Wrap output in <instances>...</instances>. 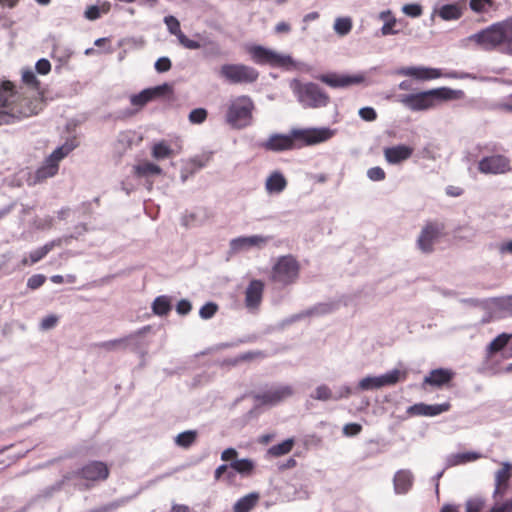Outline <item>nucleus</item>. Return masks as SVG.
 <instances>
[{"label": "nucleus", "mask_w": 512, "mask_h": 512, "mask_svg": "<svg viewBox=\"0 0 512 512\" xmlns=\"http://www.w3.org/2000/svg\"><path fill=\"white\" fill-rule=\"evenodd\" d=\"M334 135L330 128H308L292 129L288 135L275 133L266 141L260 144V147L267 151L282 152L297 147V142L302 145H315L329 140ZM300 147V145L298 146Z\"/></svg>", "instance_id": "nucleus-1"}, {"label": "nucleus", "mask_w": 512, "mask_h": 512, "mask_svg": "<svg viewBox=\"0 0 512 512\" xmlns=\"http://www.w3.org/2000/svg\"><path fill=\"white\" fill-rule=\"evenodd\" d=\"M467 40L485 51L498 50L512 57V15L470 35Z\"/></svg>", "instance_id": "nucleus-2"}, {"label": "nucleus", "mask_w": 512, "mask_h": 512, "mask_svg": "<svg viewBox=\"0 0 512 512\" xmlns=\"http://www.w3.org/2000/svg\"><path fill=\"white\" fill-rule=\"evenodd\" d=\"M38 103L21 97L10 82L0 84V126L37 114Z\"/></svg>", "instance_id": "nucleus-3"}, {"label": "nucleus", "mask_w": 512, "mask_h": 512, "mask_svg": "<svg viewBox=\"0 0 512 512\" xmlns=\"http://www.w3.org/2000/svg\"><path fill=\"white\" fill-rule=\"evenodd\" d=\"M463 96L462 90L439 87L417 93L400 94L396 96V101L411 111H424L434 107L437 101L461 99Z\"/></svg>", "instance_id": "nucleus-4"}, {"label": "nucleus", "mask_w": 512, "mask_h": 512, "mask_svg": "<svg viewBox=\"0 0 512 512\" xmlns=\"http://www.w3.org/2000/svg\"><path fill=\"white\" fill-rule=\"evenodd\" d=\"M290 87L299 103L305 108L325 107L329 103L328 94L313 82L301 83L294 79Z\"/></svg>", "instance_id": "nucleus-5"}, {"label": "nucleus", "mask_w": 512, "mask_h": 512, "mask_svg": "<svg viewBox=\"0 0 512 512\" xmlns=\"http://www.w3.org/2000/svg\"><path fill=\"white\" fill-rule=\"evenodd\" d=\"M252 60L259 65H269L275 68L291 70L296 67V61L286 54H280L261 45H253L248 49Z\"/></svg>", "instance_id": "nucleus-6"}, {"label": "nucleus", "mask_w": 512, "mask_h": 512, "mask_svg": "<svg viewBox=\"0 0 512 512\" xmlns=\"http://www.w3.org/2000/svg\"><path fill=\"white\" fill-rule=\"evenodd\" d=\"M253 109L254 104L251 98L240 96L228 107L226 121L234 128H244L251 123Z\"/></svg>", "instance_id": "nucleus-7"}, {"label": "nucleus", "mask_w": 512, "mask_h": 512, "mask_svg": "<svg viewBox=\"0 0 512 512\" xmlns=\"http://www.w3.org/2000/svg\"><path fill=\"white\" fill-rule=\"evenodd\" d=\"M218 75L232 85L252 84L259 78V72L254 67L240 63L223 64L218 71Z\"/></svg>", "instance_id": "nucleus-8"}, {"label": "nucleus", "mask_w": 512, "mask_h": 512, "mask_svg": "<svg viewBox=\"0 0 512 512\" xmlns=\"http://www.w3.org/2000/svg\"><path fill=\"white\" fill-rule=\"evenodd\" d=\"M299 270V263L293 256H281L272 268L271 279L283 286L290 285L298 279Z\"/></svg>", "instance_id": "nucleus-9"}, {"label": "nucleus", "mask_w": 512, "mask_h": 512, "mask_svg": "<svg viewBox=\"0 0 512 512\" xmlns=\"http://www.w3.org/2000/svg\"><path fill=\"white\" fill-rule=\"evenodd\" d=\"M406 378V372L393 369L379 376H367L358 383V389L362 391L379 389L385 386H391L399 382L400 379Z\"/></svg>", "instance_id": "nucleus-10"}, {"label": "nucleus", "mask_w": 512, "mask_h": 512, "mask_svg": "<svg viewBox=\"0 0 512 512\" xmlns=\"http://www.w3.org/2000/svg\"><path fill=\"white\" fill-rule=\"evenodd\" d=\"M445 226L437 221L427 222L417 239V246L423 253H432L434 243L440 238Z\"/></svg>", "instance_id": "nucleus-11"}, {"label": "nucleus", "mask_w": 512, "mask_h": 512, "mask_svg": "<svg viewBox=\"0 0 512 512\" xmlns=\"http://www.w3.org/2000/svg\"><path fill=\"white\" fill-rule=\"evenodd\" d=\"M75 476L87 481H104L109 476V469L102 461H90L75 472Z\"/></svg>", "instance_id": "nucleus-12"}, {"label": "nucleus", "mask_w": 512, "mask_h": 512, "mask_svg": "<svg viewBox=\"0 0 512 512\" xmlns=\"http://www.w3.org/2000/svg\"><path fill=\"white\" fill-rule=\"evenodd\" d=\"M294 394V390L290 385H279L273 387L263 393L254 395L256 401L265 405H275L284 399L291 397Z\"/></svg>", "instance_id": "nucleus-13"}, {"label": "nucleus", "mask_w": 512, "mask_h": 512, "mask_svg": "<svg viewBox=\"0 0 512 512\" xmlns=\"http://www.w3.org/2000/svg\"><path fill=\"white\" fill-rule=\"evenodd\" d=\"M271 239V236L263 235H251L233 238L230 241V250L232 253H238L241 251L248 250L252 247L261 249L265 247Z\"/></svg>", "instance_id": "nucleus-14"}, {"label": "nucleus", "mask_w": 512, "mask_h": 512, "mask_svg": "<svg viewBox=\"0 0 512 512\" xmlns=\"http://www.w3.org/2000/svg\"><path fill=\"white\" fill-rule=\"evenodd\" d=\"M478 169L484 174H501L510 170V163L503 155H493L481 159L478 163Z\"/></svg>", "instance_id": "nucleus-15"}, {"label": "nucleus", "mask_w": 512, "mask_h": 512, "mask_svg": "<svg viewBox=\"0 0 512 512\" xmlns=\"http://www.w3.org/2000/svg\"><path fill=\"white\" fill-rule=\"evenodd\" d=\"M318 79L332 88H343L364 81L363 75H338L336 73L323 74Z\"/></svg>", "instance_id": "nucleus-16"}, {"label": "nucleus", "mask_w": 512, "mask_h": 512, "mask_svg": "<svg viewBox=\"0 0 512 512\" xmlns=\"http://www.w3.org/2000/svg\"><path fill=\"white\" fill-rule=\"evenodd\" d=\"M395 73L403 76H411L418 80H430L442 76L440 69L429 67H402L397 69Z\"/></svg>", "instance_id": "nucleus-17"}, {"label": "nucleus", "mask_w": 512, "mask_h": 512, "mask_svg": "<svg viewBox=\"0 0 512 512\" xmlns=\"http://www.w3.org/2000/svg\"><path fill=\"white\" fill-rule=\"evenodd\" d=\"M451 405L448 402L441 404H425V403H417L414 404L407 409V413L415 416H437L443 412H446L450 409Z\"/></svg>", "instance_id": "nucleus-18"}, {"label": "nucleus", "mask_w": 512, "mask_h": 512, "mask_svg": "<svg viewBox=\"0 0 512 512\" xmlns=\"http://www.w3.org/2000/svg\"><path fill=\"white\" fill-rule=\"evenodd\" d=\"M455 372L451 369L447 368H437L433 369L429 372L427 376H425L423 385H429L432 387L440 388L444 385L450 383V381L454 378Z\"/></svg>", "instance_id": "nucleus-19"}, {"label": "nucleus", "mask_w": 512, "mask_h": 512, "mask_svg": "<svg viewBox=\"0 0 512 512\" xmlns=\"http://www.w3.org/2000/svg\"><path fill=\"white\" fill-rule=\"evenodd\" d=\"M264 283L252 280L245 291V305L248 309H257L262 301Z\"/></svg>", "instance_id": "nucleus-20"}, {"label": "nucleus", "mask_w": 512, "mask_h": 512, "mask_svg": "<svg viewBox=\"0 0 512 512\" xmlns=\"http://www.w3.org/2000/svg\"><path fill=\"white\" fill-rule=\"evenodd\" d=\"M413 154V148L400 144L384 149V156L388 163L399 164L409 159Z\"/></svg>", "instance_id": "nucleus-21"}, {"label": "nucleus", "mask_w": 512, "mask_h": 512, "mask_svg": "<svg viewBox=\"0 0 512 512\" xmlns=\"http://www.w3.org/2000/svg\"><path fill=\"white\" fill-rule=\"evenodd\" d=\"M438 15L444 21H455L462 17L463 8L457 4H445L440 8H435L430 16V20L433 22L435 20V16Z\"/></svg>", "instance_id": "nucleus-22"}, {"label": "nucleus", "mask_w": 512, "mask_h": 512, "mask_svg": "<svg viewBox=\"0 0 512 512\" xmlns=\"http://www.w3.org/2000/svg\"><path fill=\"white\" fill-rule=\"evenodd\" d=\"M512 477V464L509 462L502 463L501 469L495 473V491L494 496L503 495L507 488V482Z\"/></svg>", "instance_id": "nucleus-23"}, {"label": "nucleus", "mask_w": 512, "mask_h": 512, "mask_svg": "<svg viewBox=\"0 0 512 512\" xmlns=\"http://www.w3.org/2000/svg\"><path fill=\"white\" fill-rule=\"evenodd\" d=\"M287 186V180L284 177V175L279 171H274L271 173V175L267 178L265 183L266 191L269 194H279Z\"/></svg>", "instance_id": "nucleus-24"}, {"label": "nucleus", "mask_w": 512, "mask_h": 512, "mask_svg": "<svg viewBox=\"0 0 512 512\" xmlns=\"http://www.w3.org/2000/svg\"><path fill=\"white\" fill-rule=\"evenodd\" d=\"M413 476L408 470H399L394 476V489L396 493H406L412 486Z\"/></svg>", "instance_id": "nucleus-25"}, {"label": "nucleus", "mask_w": 512, "mask_h": 512, "mask_svg": "<svg viewBox=\"0 0 512 512\" xmlns=\"http://www.w3.org/2000/svg\"><path fill=\"white\" fill-rule=\"evenodd\" d=\"M260 498L259 493L251 492L240 498L233 506L234 512H250L257 504Z\"/></svg>", "instance_id": "nucleus-26"}, {"label": "nucleus", "mask_w": 512, "mask_h": 512, "mask_svg": "<svg viewBox=\"0 0 512 512\" xmlns=\"http://www.w3.org/2000/svg\"><path fill=\"white\" fill-rule=\"evenodd\" d=\"M59 169V164H55L54 162H50V159L47 158L43 165L39 167L35 173V181L41 182L47 178L53 177L57 174Z\"/></svg>", "instance_id": "nucleus-27"}, {"label": "nucleus", "mask_w": 512, "mask_h": 512, "mask_svg": "<svg viewBox=\"0 0 512 512\" xmlns=\"http://www.w3.org/2000/svg\"><path fill=\"white\" fill-rule=\"evenodd\" d=\"M134 171L138 177L145 178L157 176L162 173V169L160 166L148 161L136 165L134 167Z\"/></svg>", "instance_id": "nucleus-28"}, {"label": "nucleus", "mask_w": 512, "mask_h": 512, "mask_svg": "<svg viewBox=\"0 0 512 512\" xmlns=\"http://www.w3.org/2000/svg\"><path fill=\"white\" fill-rule=\"evenodd\" d=\"M172 309L171 299L166 295L158 296L152 303V311L155 315L165 316Z\"/></svg>", "instance_id": "nucleus-29"}, {"label": "nucleus", "mask_w": 512, "mask_h": 512, "mask_svg": "<svg viewBox=\"0 0 512 512\" xmlns=\"http://www.w3.org/2000/svg\"><path fill=\"white\" fill-rule=\"evenodd\" d=\"M229 466L235 472L241 474L242 476H249L252 474L255 468V462L251 459L244 458L240 460L231 461Z\"/></svg>", "instance_id": "nucleus-30"}, {"label": "nucleus", "mask_w": 512, "mask_h": 512, "mask_svg": "<svg viewBox=\"0 0 512 512\" xmlns=\"http://www.w3.org/2000/svg\"><path fill=\"white\" fill-rule=\"evenodd\" d=\"M491 302L501 316H512V295L495 297L491 299Z\"/></svg>", "instance_id": "nucleus-31"}, {"label": "nucleus", "mask_w": 512, "mask_h": 512, "mask_svg": "<svg viewBox=\"0 0 512 512\" xmlns=\"http://www.w3.org/2000/svg\"><path fill=\"white\" fill-rule=\"evenodd\" d=\"M294 444V438H288L279 444L271 446L267 450V454L272 457H280L286 455L292 451Z\"/></svg>", "instance_id": "nucleus-32"}, {"label": "nucleus", "mask_w": 512, "mask_h": 512, "mask_svg": "<svg viewBox=\"0 0 512 512\" xmlns=\"http://www.w3.org/2000/svg\"><path fill=\"white\" fill-rule=\"evenodd\" d=\"M481 457H482V455L477 452H464V453L452 454L448 458V464L450 466H455V465L475 461L477 459H480Z\"/></svg>", "instance_id": "nucleus-33"}, {"label": "nucleus", "mask_w": 512, "mask_h": 512, "mask_svg": "<svg viewBox=\"0 0 512 512\" xmlns=\"http://www.w3.org/2000/svg\"><path fill=\"white\" fill-rule=\"evenodd\" d=\"M131 339V337H122L118 339L108 340L104 342L97 343L95 346L103 349L105 351L111 352V351H118V350H125L126 349V343Z\"/></svg>", "instance_id": "nucleus-34"}, {"label": "nucleus", "mask_w": 512, "mask_h": 512, "mask_svg": "<svg viewBox=\"0 0 512 512\" xmlns=\"http://www.w3.org/2000/svg\"><path fill=\"white\" fill-rule=\"evenodd\" d=\"M469 7L477 14L488 13L491 9H497L494 0H470Z\"/></svg>", "instance_id": "nucleus-35"}, {"label": "nucleus", "mask_w": 512, "mask_h": 512, "mask_svg": "<svg viewBox=\"0 0 512 512\" xmlns=\"http://www.w3.org/2000/svg\"><path fill=\"white\" fill-rule=\"evenodd\" d=\"M512 338V334L502 333L494 338L487 347L489 354H494L502 350Z\"/></svg>", "instance_id": "nucleus-36"}, {"label": "nucleus", "mask_w": 512, "mask_h": 512, "mask_svg": "<svg viewBox=\"0 0 512 512\" xmlns=\"http://www.w3.org/2000/svg\"><path fill=\"white\" fill-rule=\"evenodd\" d=\"M333 28L339 36H346L352 30V20L350 17H338L334 22Z\"/></svg>", "instance_id": "nucleus-37"}, {"label": "nucleus", "mask_w": 512, "mask_h": 512, "mask_svg": "<svg viewBox=\"0 0 512 512\" xmlns=\"http://www.w3.org/2000/svg\"><path fill=\"white\" fill-rule=\"evenodd\" d=\"M197 438L195 430H188L178 434L175 438V443L183 448H189Z\"/></svg>", "instance_id": "nucleus-38"}, {"label": "nucleus", "mask_w": 512, "mask_h": 512, "mask_svg": "<svg viewBox=\"0 0 512 512\" xmlns=\"http://www.w3.org/2000/svg\"><path fill=\"white\" fill-rule=\"evenodd\" d=\"M149 330V326H145L138 331L127 335L126 337H131V339L126 343V349L130 348L133 352H138L142 344L140 342V336L143 335L146 331Z\"/></svg>", "instance_id": "nucleus-39"}, {"label": "nucleus", "mask_w": 512, "mask_h": 512, "mask_svg": "<svg viewBox=\"0 0 512 512\" xmlns=\"http://www.w3.org/2000/svg\"><path fill=\"white\" fill-rule=\"evenodd\" d=\"M336 309L334 303H319L312 308L305 310V314L308 316L313 315H325L333 312Z\"/></svg>", "instance_id": "nucleus-40"}, {"label": "nucleus", "mask_w": 512, "mask_h": 512, "mask_svg": "<svg viewBox=\"0 0 512 512\" xmlns=\"http://www.w3.org/2000/svg\"><path fill=\"white\" fill-rule=\"evenodd\" d=\"M74 149V146L68 143H65L64 145L56 148L50 155L49 159L50 162H54L55 164H58L60 160H62L65 156H67L72 150Z\"/></svg>", "instance_id": "nucleus-41"}, {"label": "nucleus", "mask_w": 512, "mask_h": 512, "mask_svg": "<svg viewBox=\"0 0 512 512\" xmlns=\"http://www.w3.org/2000/svg\"><path fill=\"white\" fill-rule=\"evenodd\" d=\"M311 397L320 401H328L334 400L335 394L332 393L331 389L327 385L322 384L315 389L314 394H312Z\"/></svg>", "instance_id": "nucleus-42"}, {"label": "nucleus", "mask_w": 512, "mask_h": 512, "mask_svg": "<svg viewBox=\"0 0 512 512\" xmlns=\"http://www.w3.org/2000/svg\"><path fill=\"white\" fill-rule=\"evenodd\" d=\"M147 91L150 92V96L153 100L158 97L171 95L173 93V88L170 84L164 83L162 85H158L152 88H147Z\"/></svg>", "instance_id": "nucleus-43"}, {"label": "nucleus", "mask_w": 512, "mask_h": 512, "mask_svg": "<svg viewBox=\"0 0 512 512\" xmlns=\"http://www.w3.org/2000/svg\"><path fill=\"white\" fill-rule=\"evenodd\" d=\"M172 154V150L170 147L164 142L157 143L153 146L152 156L157 159H164L169 157Z\"/></svg>", "instance_id": "nucleus-44"}, {"label": "nucleus", "mask_w": 512, "mask_h": 512, "mask_svg": "<svg viewBox=\"0 0 512 512\" xmlns=\"http://www.w3.org/2000/svg\"><path fill=\"white\" fill-rule=\"evenodd\" d=\"M151 100H152V98L150 96V92L147 91V89H144L140 93L134 94L130 97V103L133 106H137V107H143Z\"/></svg>", "instance_id": "nucleus-45"}, {"label": "nucleus", "mask_w": 512, "mask_h": 512, "mask_svg": "<svg viewBox=\"0 0 512 512\" xmlns=\"http://www.w3.org/2000/svg\"><path fill=\"white\" fill-rule=\"evenodd\" d=\"M164 23L166 24L170 34L175 35L177 38H179V35L183 34L180 28V22L176 17L172 15L166 16L164 18Z\"/></svg>", "instance_id": "nucleus-46"}, {"label": "nucleus", "mask_w": 512, "mask_h": 512, "mask_svg": "<svg viewBox=\"0 0 512 512\" xmlns=\"http://www.w3.org/2000/svg\"><path fill=\"white\" fill-rule=\"evenodd\" d=\"M208 112L204 108H196L193 109L188 116L190 123L192 124H201L207 118Z\"/></svg>", "instance_id": "nucleus-47"}, {"label": "nucleus", "mask_w": 512, "mask_h": 512, "mask_svg": "<svg viewBox=\"0 0 512 512\" xmlns=\"http://www.w3.org/2000/svg\"><path fill=\"white\" fill-rule=\"evenodd\" d=\"M217 310L218 306L216 303L207 302L200 308L199 315L202 319H210L216 314Z\"/></svg>", "instance_id": "nucleus-48"}, {"label": "nucleus", "mask_w": 512, "mask_h": 512, "mask_svg": "<svg viewBox=\"0 0 512 512\" xmlns=\"http://www.w3.org/2000/svg\"><path fill=\"white\" fill-rule=\"evenodd\" d=\"M402 11L409 17L417 18L423 13L422 6L417 3L406 4L402 7Z\"/></svg>", "instance_id": "nucleus-49"}, {"label": "nucleus", "mask_w": 512, "mask_h": 512, "mask_svg": "<svg viewBox=\"0 0 512 512\" xmlns=\"http://www.w3.org/2000/svg\"><path fill=\"white\" fill-rule=\"evenodd\" d=\"M397 23V19L394 16H391L390 19H388L383 26L381 27V34L383 36L388 35H396L399 33V30L395 29V25Z\"/></svg>", "instance_id": "nucleus-50"}, {"label": "nucleus", "mask_w": 512, "mask_h": 512, "mask_svg": "<svg viewBox=\"0 0 512 512\" xmlns=\"http://www.w3.org/2000/svg\"><path fill=\"white\" fill-rule=\"evenodd\" d=\"M455 234L460 239L471 240L476 236V230L468 225L458 227Z\"/></svg>", "instance_id": "nucleus-51"}, {"label": "nucleus", "mask_w": 512, "mask_h": 512, "mask_svg": "<svg viewBox=\"0 0 512 512\" xmlns=\"http://www.w3.org/2000/svg\"><path fill=\"white\" fill-rule=\"evenodd\" d=\"M71 239H77V235H65L59 238H56L48 243L45 244L46 247H48V251L50 252L55 247L61 246L63 243L68 244Z\"/></svg>", "instance_id": "nucleus-52"}, {"label": "nucleus", "mask_w": 512, "mask_h": 512, "mask_svg": "<svg viewBox=\"0 0 512 512\" xmlns=\"http://www.w3.org/2000/svg\"><path fill=\"white\" fill-rule=\"evenodd\" d=\"M46 281V277L43 274L32 275L27 281V287L35 290L40 288Z\"/></svg>", "instance_id": "nucleus-53"}, {"label": "nucleus", "mask_w": 512, "mask_h": 512, "mask_svg": "<svg viewBox=\"0 0 512 512\" xmlns=\"http://www.w3.org/2000/svg\"><path fill=\"white\" fill-rule=\"evenodd\" d=\"M22 81L32 87H38L39 81L35 73L31 69L24 70L22 73Z\"/></svg>", "instance_id": "nucleus-54"}, {"label": "nucleus", "mask_w": 512, "mask_h": 512, "mask_svg": "<svg viewBox=\"0 0 512 512\" xmlns=\"http://www.w3.org/2000/svg\"><path fill=\"white\" fill-rule=\"evenodd\" d=\"M49 253L48 247L45 245L32 251L29 255L30 257V264H35L39 262L41 259H43L47 254Z\"/></svg>", "instance_id": "nucleus-55"}, {"label": "nucleus", "mask_w": 512, "mask_h": 512, "mask_svg": "<svg viewBox=\"0 0 512 512\" xmlns=\"http://www.w3.org/2000/svg\"><path fill=\"white\" fill-rule=\"evenodd\" d=\"M178 41L183 47L187 49L196 50L201 48L200 42L189 39L184 33L179 35Z\"/></svg>", "instance_id": "nucleus-56"}, {"label": "nucleus", "mask_w": 512, "mask_h": 512, "mask_svg": "<svg viewBox=\"0 0 512 512\" xmlns=\"http://www.w3.org/2000/svg\"><path fill=\"white\" fill-rule=\"evenodd\" d=\"M171 66H172V63L168 57H160L155 62V65H154L156 71L159 73H164V72L169 71L171 69Z\"/></svg>", "instance_id": "nucleus-57"}, {"label": "nucleus", "mask_w": 512, "mask_h": 512, "mask_svg": "<svg viewBox=\"0 0 512 512\" xmlns=\"http://www.w3.org/2000/svg\"><path fill=\"white\" fill-rule=\"evenodd\" d=\"M385 171L381 167H372L367 171V176L372 181H382L385 179Z\"/></svg>", "instance_id": "nucleus-58"}, {"label": "nucleus", "mask_w": 512, "mask_h": 512, "mask_svg": "<svg viewBox=\"0 0 512 512\" xmlns=\"http://www.w3.org/2000/svg\"><path fill=\"white\" fill-rule=\"evenodd\" d=\"M359 116L364 121H374L377 118V113L374 108L372 107H363L359 110Z\"/></svg>", "instance_id": "nucleus-59"}, {"label": "nucleus", "mask_w": 512, "mask_h": 512, "mask_svg": "<svg viewBox=\"0 0 512 512\" xmlns=\"http://www.w3.org/2000/svg\"><path fill=\"white\" fill-rule=\"evenodd\" d=\"M58 322V317L56 315L46 316L41 320L40 328L42 330H49L56 326Z\"/></svg>", "instance_id": "nucleus-60"}, {"label": "nucleus", "mask_w": 512, "mask_h": 512, "mask_svg": "<svg viewBox=\"0 0 512 512\" xmlns=\"http://www.w3.org/2000/svg\"><path fill=\"white\" fill-rule=\"evenodd\" d=\"M35 68L39 74L46 75L51 70V64L47 59L42 58L36 62Z\"/></svg>", "instance_id": "nucleus-61"}, {"label": "nucleus", "mask_w": 512, "mask_h": 512, "mask_svg": "<svg viewBox=\"0 0 512 512\" xmlns=\"http://www.w3.org/2000/svg\"><path fill=\"white\" fill-rule=\"evenodd\" d=\"M362 430V426L357 423H348L343 427V433L346 436H355Z\"/></svg>", "instance_id": "nucleus-62"}, {"label": "nucleus", "mask_w": 512, "mask_h": 512, "mask_svg": "<svg viewBox=\"0 0 512 512\" xmlns=\"http://www.w3.org/2000/svg\"><path fill=\"white\" fill-rule=\"evenodd\" d=\"M483 501L477 498L469 499L466 502V512H480Z\"/></svg>", "instance_id": "nucleus-63"}, {"label": "nucleus", "mask_w": 512, "mask_h": 512, "mask_svg": "<svg viewBox=\"0 0 512 512\" xmlns=\"http://www.w3.org/2000/svg\"><path fill=\"white\" fill-rule=\"evenodd\" d=\"M490 512H512V498L500 505H495Z\"/></svg>", "instance_id": "nucleus-64"}]
</instances>
